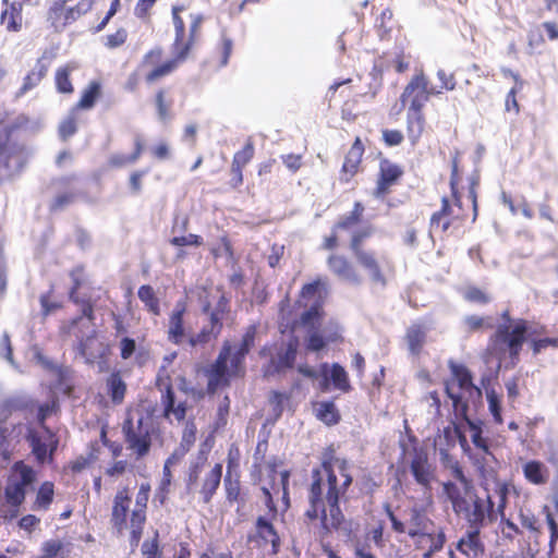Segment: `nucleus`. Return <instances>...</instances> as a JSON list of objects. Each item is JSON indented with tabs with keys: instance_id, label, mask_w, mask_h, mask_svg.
Returning <instances> with one entry per match:
<instances>
[{
	"instance_id": "obj_1",
	"label": "nucleus",
	"mask_w": 558,
	"mask_h": 558,
	"mask_svg": "<svg viewBox=\"0 0 558 558\" xmlns=\"http://www.w3.org/2000/svg\"><path fill=\"white\" fill-rule=\"evenodd\" d=\"M353 484L350 463L345 458L336 457L329 447L322 457L320 465L311 472L307 487L308 506L304 517L308 522H319L324 534L338 530L344 521L340 501L347 500V493Z\"/></svg>"
},
{
	"instance_id": "obj_2",
	"label": "nucleus",
	"mask_w": 558,
	"mask_h": 558,
	"mask_svg": "<svg viewBox=\"0 0 558 558\" xmlns=\"http://www.w3.org/2000/svg\"><path fill=\"white\" fill-rule=\"evenodd\" d=\"M185 11L183 4H177L171 8V17L174 27V38L171 45L172 57L165 58V49L161 46H155L147 50L138 64V70L144 72V81L151 85L172 74L190 57L192 49L202 38V27L205 16L202 13H191L189 15L190 25L186 29L182 12Z\"/></svg>"
},
{
	"instance_id": "obj_3",
	"label": "nucleus",
	"mask_w": 558,
	"mask_h": 558,
	"mask_svg": "<svg viewBox=\"0 0 558 558\" xmlns=\"http://www.w3.org/2000/svg\"><path fill=\"white\" fill-rule=\"evenodd\" d=\"M441 462L445 469L458 482L442 483V492L451 504L453 512L463 518L469 526L484 527L495 519L494 502L490 496H480L472 478L464 473L463 466L454 457L441 450Z\"/></svg>"
},
{
	"instance_id": "obj_4",
	"label": "nucleus",
	"mask_w": 558,
	"mask_h": 558,
	"mask_svg": "<svg viewBox=\"0 0 558 558\" xmlns=\"http://www.w3.org/2000/svg\"><path fill=\"white\" fill-rule=\"evenodd\" d=\"M150 490L151 486L148 482L142 483L136 492L132 509L130 487L119 488L112 499L110 525L119 536L128 533L130 545L134 547L138 546L147 522Z\"/></svg>"
},
{
	"instance_id": "obj_5",
	"label": "nucleus",
	"mask_w": 558,
	"mask_h": 558,
	"mask_svg": "<svg viewBox=\"0 0 558 558\" xmlns=\"http://www.w3.org/2000/svg\"><path fill=\"white\" fill-rule=\"evenodd\" d=\"M500 318L501 323L488 338L486 352L499 363L508 359L510 366L514 367L520 362L531 322L525 318H513L509 310L504 311Z\"/></svg>"
},
{
	"instance_id": "obj_6",
	"label": "nucleus",
	"mask_w": 558,
	"mask_h": 558,
	"mask_svg": "<svg viewBox=\"0 0 558 558\" xmlns=\"http://www.w3.org/2000/svg\"><path fill=\"white\" fill-rule=\"evenodd\" d=\"M478 181L471 179L468 201L470 205L464 206L462 197L441 198L439 210L432 214L429 219V233H439L441 238L448 235L450 231L461 228L468 220L475 222L478 215L476 186Z\"/></svg>"
},
{
	"instance_id": "obj_7",
	"label": "nucleus",
	"mask_w": 558,
	"mask_h": 558,
	"mask_svg": "<svg viewBox=\"0 0 558 558\" xmlns=\"http://www.w3.org/2000/svg\"><path fill=\"white\" fill-rule=\"evenodd\" d=\"M154 411L134 417L130 412L122 423V434L126 449L136 460L144 459L151 450L155 440L162 441V430L154 417Z\"/></svg>"
},
{
	"instance_id": "obj_8",
	"label": "nucleus",
	"mask_w": 558,
	"mask_h": 558,
	"mask_svg": "<svg viewBox=\"0 0 558 558\" xmlns=\"http://www.w3.org/2000/svg\"><path fill=\"white\" fill-rule=\"evenodd\" d=\"M372 233L371 227L353 232L349 240V250L356 266L367 274L371 282L385 287L387 283L386 272L392 269V265L385 255L364 245V241Z\"/></svg>"
},
{
	"instance_id": "obj_9",
	"label": "nucleus",
	"mask_w": 558,
	"mask_h": 558,
	"mask_svg": "<svg viewBox=\"0 0 558 558\" xmlns=\"http://www.w3.org/2000/svg\"><path fill=\"white\" fill-rule=\"evenodd\" d=\"M36 481V473L32 466L24 461H16L7 477L4 486V499L9 510L3 514L7 520L17 518L20 507L24 504L27 488Z\"/></svg>"
},
{
	"instance_id": "obj_10",
	"label": "nucleus",
	"mask_w": 558,
	"mask_h": 558,
	"mask_svg": "<svg viewBox=\"0 0 558 558\" xmlns=\"http://www.w3.org/2000/svg\"><path fill=\"white\" fill-rule=\"evenodd\" d=\"M202 311L208 315V325L204 326L196 335L187 337L186 340L191 348L205 345L218 338L223 328V320L230 314V300L221 293L214 307L206 302L203 304Z\"/></svg>"
},
{
	"instance_id": "obj_11",
	"label": "nucleus",
	"mask_w": 558,
	"mask_h": 558,
	"mask_svg": "<svg viewBox=\"0 0 558 558\" xmlns=\"http://www.w3.org/2000/svg\"><path fill=\"white\" fill-rule=\"evenodd\" d=\"M282 461L278 457H272L264 465L262 463H254L252 475L255 483L262 484L260 490L264 496L265 506L269 510L271 518H277L278 509L274 497L279 495L280 487L276 482L278 476V468Z\"/></svg>"
},
{
	"instance_id": "obj_12",
	"label": "nucleus",
	"mask_w": 558,
	"mask_h": 558,
	"mask_svg": "<svg viewBox=\"0 0 558 558\" xmlns=\"http://www.w3.org/2000/svg\"><path fill=\"white\" fill-rule=\"evenodd\" d=\"M438 94H440V90L430 86L428 77L421 70L404 86L400 95V102L403 107H407L408 112H424V107L430 96Z\"/></svg>"
},
{
	"instance_id": "obj_13",
	"label": "nucleus",
	"mask_w": 558,
	"mask_h": 558,
	"mask_svg": "<svg viewBox=\"0 0 558 558\" xmlns=\"http://www.w3.org/2000/svg\"><path fill=\"white\" fill-rule=\"evenodd\" d=\"M155 387L160 392L162 417L170 421L173 416L178 422L184 421L189 410L187 403L185 401L175 402L172 379L165 366L160 367L157 373Z\"/></svg>"
},
{
	"instance_id": "obj_14",
	"label": "nucleus",
	"mask_w": 558,
	"mask_h": 558,
	"mask_svg": "<svg viewBox=\"0 0 558 558\" xmlns=\"http://www.w3.org/2000/svg\"><path fill=\"white\" fill-rule=\"evenodd\" d=\"M403 175L404 169L400 163L380 156L373 196L378 199L386 198L401 183Z\"/></svg>"
},
{
	"instance_id": "obj_15",
	"label": "nucleus",
	"mask_w": 558,
	"mask_h": 558,
	"mask_svg": "<svg viewBox=\"0 0 558 558\" xmlns=\"http://www.w3.org/2000/svg\"><path fill=\"white\" fill-rule=\"evenodd\" d=\"M231 354V344L226 341L222 344V348L216 357L215 362L207 369V386L206 392L208 395H214L219 388H225L230 386V377L234 376L231 371L228 368V360Z\"/></svg>"
},
{
	"instance_id": "obj_16",
	"label": "nucleus",
	"mask_w": 558,
	"mask_h": 558,
	"mask_svg": "<svg viewBox=\"0 0 558 558\" xmlns=\"http://www.w3.org/2000/svg\"><path fill=\"white\" fill-rule=\"evenodd\" d=\"M319 374L322 379L319 380L318 388L322 392H328L331 386L344 393L352 390L349 374L339 363H322L319 365Z\"/></svg>"
},
{
	"instance_id": "obj_17",
	"label": "nucleus",
	"mask_w": 558,
	"mask_h": 558,
	"mask_svg": "<svg viewBox=\"0 0 558 558\" xmlns=\"http://www.w3.org/2000/svg\"><path fill=\"white\" fill-rule=\"evenodd\" d=\"M446 393L451 399L454 411L461 415L466 422L470 430H471V440L474 445L475 449L487 450V446H489L488 438L483 436L482 422L472 421L468 416V404L462 401L461 396L456 395L451 391L449 384H446Z\"/></svg>"
},
{
	"instance_id": "obj_18",
	"label": "nucleus",
	"mask_w": 558,
	"mask_h": 558,
	"mask_svg": "<svg viewBox=\"0 0 558 558\" xmlns=\"http://www.w3.org/2000/svg\"><path fill=\"white\" fill-rule=\"evenodd\" d=\"M326 264L329 271L340 280L354 286H359L363 282L362 275L344 254L338 252L330 253L326 259Z\"/></svg>"
},
{
	"instance_id": "obj_19",
	"label": "nucleus",
	"mask_w": 558,
	"mask_h": 558,
	"mask_svg": "<svg viewBox=\"0 0 558 558\" xmlns=\"http://www.w3.org/2000/svg\"><path fill=\"white\" fill-rule=\"evenodd\" d=\"M410 471L414 481L424 489L429 490L435 480V468L428 459L427 452L421 447H414L410 461Z\"/></svg>"
},
{
	"instance_id": "obj_20",
	"label": "nucleus",
	"mask_w": 558,
	"mask_h": 558,
	"mask_svg": "<svg viewBox=\"0 0 558 558\" xmlns=\"http://www.w3.org/2000/svg\"><path fill=\"white\" fill-rule=\"evenodd\" d=\"M65 3L66 0H56L47 12V19L56 29L71 24L90 8V4L84 5L82 2L66 8Z\"/></svg>"
},
{
	"instance_id": "obj_21",
	"label": "nucleus",
	"mask_w": 558,
	"mask_h": 558,
	"mask_svg": "<svg viewBox=\"0 0 558 558\" xmlns=\"http://www.w3.org/2000/svg\"><path fill=\"white\" fill-rule=\"evenodd\" d=\"M41 429L44 432L43 436L34 428H29L26 436L32 447V452L38 462H45L48 453L51 456L57 450L59 444L56 434L50 428Z\"/></svg>"
},
{
	"instance_id": "obj_22",
	"label": "nucleus",
	"mask_w": 558,
	"mask_h": 558,
	"mask_svg": "<svg viewBox=\"0 0 558 558\" xmlns=\"http://www.w3.org/2000/svg\"><path fill=\"white\" fill-rule=\"evenodd\" d=\"M275 519L269 513L268 518L259 515L255 522V534L248 536V542L255 543L259 547L270 544L271 554L274 555L279 553L281 545L280 536L271 523V520Z\"/></svg>"
},
{
	"instance_id": "obj_23",
	"label": "nucleus",
	"mask_w": 558,
	"mask_h": 558,
	"mask_svg": "<svg viewBox=\"0 0 558 558\" xmlns=\"http://www.w3.org/2000/svg\"><path fill=\"white\" fill-rule=\"evenodd\" d=\"M365 145L360 136H356L351 147L344 155L343 163L339 171L341 183H349L362 169Z\"/></svg>"
},
{
	"instance_id": "obj_24",
	"label": "nucleus",
	"mask_w": 558,
	"mask_h": 558,
	"mask_svg": "<svg viewBox=\"0 0 558 558\" xmlns=\"http://www.w3.org/2000/svg\"><path fill=\"white\" fill-rule=\"evenodd\" d=\"M37 0H13L3 3L4 8L0 14V25L9 33H19L23 28V8L29 4H37Z\"/></svg>"
},
{
	"instance_id": "obj_25",
	"label": "nucleus",
	"mask_w": 558,
	"mask_h": 558,
	"mask_svg": "<svg viewBox=\"0 0 558 558\" xmlns=\"http://www.w3.org/2000/svg\"><path fill=\"white\" fill-rule=\"evenodd\" d=\"M547 327L539 323L531 322L525 336L533 355H538L547 349L558 350V336L547 337Z\"/></svg>"
},
{
	"instance_id": "obj_26",
	"label": "nucleus",
	"mask_w": 558,
	"mask_h": 558,
	"mask_svg": "<svg viewBox=\"0 0 558 558\" xmlns=\"http://www.w3.org/2000/svg\"><path fill=\"white\" fill-rule=\"evenodd\" d=\"M222 477V464L216 463L202 480H198L199 499L204 505H209L216 495Z\"/></svg>"
},
{
	"instance_id": "obj_27",
	"label": "nucleus",
	"mask_w": 558,
	"mask_h": 558,
	"mask_svg": "<svg viewBox=\"0 0 558 558\" xmlns=\"http://www.w3.org/2000/svg\"><path fill=\"white\" fill-rule=\"evenodd\" d=\"M238 464L233 459H228L227 472L223 478V488L226 500L233 505L235 502H243L241 475L236 470Z\"/></svg>"
},
{
	"instance_id": "obj_28",
	"label": "nucleus",
	"mask_w": 558,
	"mask_h": 558,
	"mask_svg": "<svg viewBox=\"0 0 558 558\" xmlns=\"http://www.w3.org/2000/svg\"><path fill=\"white\" fill-rule=\"evenodd\" d=\"M482 529L469 526V531L459 539L457 549L466 558H481L483 556L485 546L481 541Z\"/></svg>"
},
{
	"instance_id": "obj_29",
	"label": "nucleus",
	"mask_w": 558,
	"mask_h": 558,
	"mask_svg": "<svg viewBox=\"0 0 558 558\" xmlns=\"http://www.w3.org/2000/svg\"><path fill=\"white\" fill-rule=\"evenodd\" d=\"M186 306L184 303H177L175 307L169 316V325L167 331V339L175 344L180 345L184 342L186 335L184 328V314Z\"/></svg>"
},
{
	"instance_id": "obj_30",
	"label": "nucleus",
	"mask_w": 558,
	"mask_h": 558,
	"mask_svg": "<svg viewBox=\"0 0 558 558\" xmlns=\"http://www.w3.org/2000/svg\"><path fill=\"white\" fill-rule=\"evenodd\" d=\"M327 295L326 282L322 278H317L301 288L298 302L303 307H307L311 303L325 304Z\"/></svg>"
},
{
	"instance_id": "obj_31",
	"label": "nucleus",
	"mask_w": 558,
	"mask_h": 558,
	"mask_svg": "<svg viewBox=\"0 0 558 558\" xmlns=\"http://www.w3.org/2000/svg\"><path fill=\"white\" fill-rule=\"evenodd\" d=\"M542 28L546 32L548 40H558V22L545 21L541 25L530 28L527 32L526 38L529 48L537 49L545 45L546 39L542 33Z\"/></svg>"
},
{
	"instance_id": "obj_32",
	"label": "nucleus",
	"mask_w": 558,
	"mask_h": 558,
	"mask_svg": "<svg viewBox=\"0 0 558 558\" xmlns=\"http://www.w3.org/2000/svg\"><path fill=\"white\" fill-rule=\"evenodd\" d=\"M524 480L534 486H544L549 482L550 471L541 460H527L522 464Z\"/></svg>"
},
{
	"instance_id": "obj_33",
	"label": "nucleus",
	"mask_w": 558,
	"mask_h": 558,
	"mask_svg": "<svg viewBox=\"0 0 558 558\" xmlns=\"http://www.w3.org/2000/svg\"><path fill=\"white\" fill-rule=\"evenodd\" d=\"M427 326L423 323H412L405 330L404 340L411 354L420 355L427 340Z\"/></svg>"
},
{
	"instance_id": "obj_34",
	"label": "nucleus",
	"mask_w": 558,
	"mask_h": 558,
	"mask_svg": "<svg viewBox=\"0 0 558 558\" xmlns=\"http://www.w3.org/2000/svg\"><path fill=\"white\" fill-rule=\"evenodd\" d=\"M299 341L292 338L288 341L286 348L277 352L275 359L271 360V365L275 373H283L287 369L293 368L298 355Z\"/></svg>"
},
{
	"instance_id": "obj_35",
	"label": "nucleus",
	"mask_w": 558,
	"mask_h": 558,
	"mask_svg": "<svg viewBox=\"0 0 558 558\" xmlns=\"http://www.w3.org/2000/svg\"><path fill=\"white\" fill-rule=\"evenodd\" d=\"M426 129V117L424 112H408L405 117L407 137L412 147H415Z\"/></svg>"
},
{
	"instance_id": "obj_36",
	"label": "nucleus",
	"mask_w": 558,
	"mask_h": 558,
	"mask_svg": "<svg viewBox=\"0 0 558 558\" xmlns=\"http://www.w3.org/2000/svg\"><path fill=\"white\" fill-rule=\"evenodd\" d=\"M133 144H134V149L130 155L120 154V153L113 154L108 159V166L110 168L120 169V168L126 167L129 165L135 163L143 155L145 140L141 134H136L134 136Z\"/></svg>"
},
{
	"instance_id": "obj_37",
	"label": "nucleus",
	"mask_w": 558,
	"mask_h": 558,
	"mask_svg": "<svg viewBox=\"0 0 558 558\" xmlns=\"http://www.w3.org/2000/svg\"><path fill=\"white\" fill-rule=\"evenodd\" d=\"M106 391L112 404L120 405L124 402L128 385L122 378L120 371H113L106 378Z\"/></svg>"
},
{
	"instance_id": "obj_38",
	"label": "nucleus",
	"mask_w": 558,
	"mask_h": 558,
	"mask_svg": "<svg viewBox=\"0 0 558 558\" xmlns=\"http://www.w3.org/2000/svg\"><path fill=\"white\" fill-rule=\"evenodd\" d=\"M102 97V83L99 80L90 81L82 90L81 97L73 108L77 111L90 110Z\"/></svg>"
},
{
	"instance_id": "obj_39",
	"label": "nucleus",
	"mask_w": 558,
	"mask_h": 558,
	"mask_svg": "<svg viewBox=\"0 0 558 558\" xmlns=\"http://www.w3.org/2000/svg\"><path fill=\"white\" fill-rule=\"evenodd\" d=\"M47 74L48 64L43 58L37 59L34 68L23 78V84L20 87L16 96L21 97L37 87Z\"/></svg>"
},
{
	"instance_id": "obj_40",
	"label": "nucleus",
	"mask_w": 558,
	"mask_h": 558,
	"mask_svg": "<svg viewBox=\"0 0 558 558\" xmlns=\"http://www.w3.org/2000/svg\"><path fill=\"white\" fill-rule=\"evenodd\" d=\"M312 407L315 417L327 426L337 425L341 420V414L331 400L316 401Z\"/></svg>"
},
{
	"instance_id": "obj_41",
	"label": "nucleus",
	"mask_w": 558,
	"mask_h": 558,
	"mask_svg": "<svg viewBox=\"0 0 558 558\" xmlns=\"http://www.w3.org/2000/svg\"><path fill=\"white\" fill-rule=\"evenodd\" d=\"M197 427L193 421L185 423L182 430L181 441L168 459L172 462L180 461L192 449L196 441Z\"/></svg>"
},
{
	"instance_id": "obj_42",
	"label": "nucleus",
	"mask_w": 558,
	"mask_h": 558,
	"mask_svg": "<svg viewBox=\"0 0 558 558\" xmlns=\"http://www.w3.org/2000/svg\"><path fill=\"white\" fill-rule=\"evenodd\" d=\"M365 207L361 202H355L351 211L341 216L335 223V231H351L359 226L364 218Z\"/></svg>"
},
{
	"instance_id": "obj_43",
	"label": "nucleus",
	"mask_w": 558,
	"mask_h": 558,
	"mask_svg": "<svg viewBox=\"0 0 558 558\" xmlns=\"http://www.w3.org/2000/svg\"><path fill=\"white\" fill-rule=\"evenodd\" d=\"M173 104L174 100L168 87L157 88L154 94V105L160 120L166 121L171 117Z\"/></svg>"
},
{
	"instance_id": "obj_44",
	"label": "nucleus",
	"mask_w": 558,
	"mask_h": 558,
	"mask_svg": "<svg viewBox=\"0 0 558 558\" xmlns=\"http://www.w3.org/2000/svg\"><path fill=\"white\" fill-rule=\"evenodd\" d=\"M450 369L453 379L457 381L461 390L469 392L470 395L473 392H476L478 396L481 395V389L474 385L472 374L465 365L452 363L450 365Z\"/></svg>"
},
{
	"instance_id": "obj_45",
	"label": "nucleus",
	"mask_w": 558,
	"mask_h": 558,
	"mask_svg": "<svg viewBox=\"0 0 558 558\" xmlns=\"http://www.w3.org/2000/svg\"><path fill=\"white\" fill-rule=\"evenodd\" d=\"M54 498V484L50 481L43 482L37 492L32 505L35 511H47Z\"/></svg>"
},
{
	"instance_id": "obj_46",
	"label": "nucleus",
	"mask_w": 558,
	"mask_h": 558,
	"mask_svg": "<svg viewBox=\"0 0 558 558\" xmlns=\"http://www.w3.org/2000/svg\"><path fill=\"white\" fill-rule=\"evenodd\" d=\"M465 456L469 458L478 474L483 477H486L488 474L489 463L495 460V456L490 451V446H487L486 451L483 449H471L468 453H465Z\"/></svg>"
},
{
	"instance_id": "obj_47",
	"label": "nucleus",
	"mask_w": 558,
	"mask_h": 558,
	"mask_svg": "<svg viewBox=\"0 0 558 558\" xmlns=\"http://www.w3.org/2000/svg\"><path fill=\"white\" fill-rule=\"evenodd\" d=\"M414 541V546L416 549H427L432 547L436 542H440L441 546H445L446 543V534L442 527L438 530H425L420 532L415 537H411Z\"/></svg>"
},
{
	"instance_id": "obj_48",
	"label": "nucleus",
	"mask_w": 558,
	"mask_h": 558,
	"mask_svg": "<svg viewBox=\"0 0 558 558\" xmlns=\"http://www.w3.org/2000/svg\"><path fill=\"white\" fill-rule=\"evenodd\" d=\"M76 69L74 64L68 63L57 69L54 73L56 89L60 94L71 95L74 86L71 81V73Z\"/></svg>"
},
{
	"instance_id": "obj_49",
	"label": "nucleus",
	"mask_w": 558,
	"mask_h": 558,
	"mask_svg": "<svg viewBox=\"0 0 558 558\" xmlns=\"http://www.w3.org/2000/svg\"><path fill=\"white\" fill-rule=\"evenodd\" d=\"M434 526L433 521L422 512L418 508H412L410 512V526L408 529V535L415 537L425 530Z\"/></svg>"
},
{
	"instance_id": "obj_50",
	"label": "nucleus",
	"mask_w": 558,
	"mask_h": 558,
	"mask_svg": "<svg viewBox=\"0 0 558 558\" xmlns=\"http://www.w3.org/2000/svg\"><path fill=\"white\" fill-rule=\"evenodd\" d=\"M137 295L149 313L156 316L160 314V302L150 284L141 286L137 291Z\"/></svg>"
},
{
	"instance_id": "obj_51",
	"label": "nucleus",
	"mask_w": 558,
	"mask_h": 558,
	"mask_svg": "<svg viewBox=\"0 0 558 558\" xmlns=\"http://www.w3.org/2000/svg\"><path fill=\"white\" fill-rule=\"evenodd\" d=\"M78 111L73 107L69 111V114L60 122L58 128L59 137L62 141H68L71 136H73L78 129Z\"/></svg>"
},
{
	"instance_id": "obj_52",
	"label": "nucleus",
	"mask_w": 558,
	"mask_h": 558,
	"mask_svg": "<svg viewBox=\"0 0 558 558\" xmlns=\"http://www.w3.org/2000/svg\"><path fill=\"white\" fill-rule=\"evenodd\" d=\"M461 293L464 301L472 304L486 305L492 300L489 293L486 290L474 284L466 286L463 288Z\"/></svg>"
},
{
	"instance_id": "obj_53",
	"label": "nucleus",
	"mask_w": 558,
	"mask_h": 558,
	"mask_svg": "<svg viewBox=\"0 0 558 558\" xmlns=\"http://www.w3.org/2000/svg\"><path fill=\"white\" fill-rule=\"evenodd\" d=\"M255 156V145L252 137H248L244 146L235 151L232 157L231 163L240 168H245Z\"/></svg>"
},
{
	"instance_id": "obj_54",
	"label": "nucleus",
	"mask_w": 558,
	"mask_h": 558,
	"mask_svg": "<svg viewBox=\"0 0 558 558\" xmlns=\"http://www.w3.org/2000/svg\"><path fill=\"white\" fill-rule=\"evenodd\" d=\"M463 326L466 332L470 333L493 328L492 318L489 316H481L475 314L465 316L463 319Z\"/></svg>"
},
{
	"instance_id": "obj_55",
	"label": "nucleus",
	"mask_w": 558,
	"mask_h": 558,
	"mask_svg": "<svg viewBox=\"0 0 558 558\" xmlns=\"http://www.w3.org/2000/svg\"><path fill=\"white\" fill-rule=\"evenodd\" d=\"M172 464H174V462H172V459H167L163 464L162 478L156 493V498L159 500L161 505L166 501L168 494L170 493V486L172 482V472L170 466Z\"/></svg>"
},
{
	"instance_id": "obj_56",
	"label": "nucleus",
	"mask_w": 558,
	"mask_h": 558,
	"mask_svg": "<svg viewBox=\"0 0 558 558\" xmlns=\"http://www.w3.org/2000/svg\"><path fill=\"white\" fill-rule=\"evenodd\" d=\"M207 461V453L204 450H199L197 460L193 463H191L187 472V478H186V487L189 490H192L194 487H196V484L199 480V474Z\"/></svg>"
},
{
	"instance_id": "obj_57",
	"label": "nucleus",
	"mask_w": 558,
	"mask_h": 558,
	"mask_svg": "<svg viewBox=\"0 0 558 558\" xmlns=\"http://www.w3.org/2000/svg\"><path fill=\"white\" fill-rule=\"evenodd\" d=\"M324 305L325 304H319V303L308 304L307 305L308 308L306 311H304L301 315V323L304 326L314 327L315 324L319 323L320 319L325 315Z\"/></svg>"
},
{
	"instance_id": "obj_58",
	"label": "nucleus",
	"mask_w": 558,
	"mask_h": 558,
	"mask_svg": "<svg viewBox=\"0 0 558 558\" xmlns=\"http://www.w3.org/2000/svg\"><path fill=\"white\" fill-rule=\"evenodd\" d=\"M543 513L545 514L546 523L549 530L548 554L551 555L556 550V544L558 542V523L548 506L543 507Z\"/></svg>"
},
{
	"instance_id": "obj_59",
	"label": "nucleus",
	"mask_w": 558,
	"mask_h": 558,
	"mask_svg": "<svg viewBox=\"0 0 558 558\" xmlns=\"http://www.w3.org/2000/svg\"><path fill=\"white\" fill-rule=\"evenodd\" d=\"M27 408V403L17 397H12L3 400L0 404V416L7 420L12 413L23 411Z\"/></svg>"
},
{
	"instance_id": "obj_60",
	"label": "nucleus",
	"mask_w": 558,
	"mask_h": 558,
	"mask_svg": "<svg viewBox=\"0 0 558 558\" xmlns=\"http://www.w3.org/2000/svg\"><path fill=\"white\" fill-rule=\"evenodd\" d=\"M59 410H60L59 402L56 399H52L49 402H45V403L40 404L37 410V421H38L40 428H49L46 425V420L49 416L57 414L59 412Z\"/></svg>"
},
{
	"instance_id": "obj_61",
	"label": "nucleus",
	"mask_w": 558,
	"mask_h": 558,
	"mask_svg": "<svg viewBox=\"0 0 558 558\" xmlns=\"http://www.w3.org/2000/svg\"><path fill=\"white\" fill-rule=\"evenodd\" d=\"M69 276L72 280L69 296L77 295L86 279L85 267L83 265L75 266L70 270Z\"/></svg>"
},
{
	"instance_id": "obj_62",
	"label": "nucleus",
	"mask_w": 558,
	"mask_h": 558,
	"mask_svg": "<svg viewBox=\"0 0 558 558\" xmlns=\"http://www.w3.org/2000/svg\"><path fill=\"white\" fill-rule=\"evenodd\" d=\"M486 398L488 402V410L493 415L494 422L498 425L502 424L504 418L501 415L502 407L500 397L495 392V390H490L487 391Z\"/></svg>"
},
{
	"instance_id": "obj_63",
	"label": "nucleus",
	"mask_w": 558,
	"mask_h": 558,
	"mask_svg": "<svg viewBox=\"0 0 558 558\" xmlns=\"http://www.w3.org/2000/svg\"><path fill=\"white\" fill-rule=\"evenodd\" d=\"M129 38V33L125 28L120 27L114 33L105 37L104 45L108 49H116L122 47Z\"/></svg>"
},
{
	"instance_id": "obj_64",
	"label": "nucleus",
	"mask_w": 558,
	"mask_h": 558,
	"mask_svg": "<svg viewBox=\"0 0 558 558\" xmlns=\"http://www.w3.org/2000/svg\"><path fill=\"white\" fill-rule=\"evenodd\" d=\"M70 301L81 308V317L87 318L89 322H94V304L89 298H81L78 294L69 296Z\"/></svg>"
}]
</instances>
